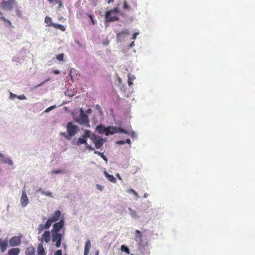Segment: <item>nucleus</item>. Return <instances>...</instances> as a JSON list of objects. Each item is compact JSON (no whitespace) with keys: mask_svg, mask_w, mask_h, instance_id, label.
Here are the masks:
<instances>
[{"mask_svg":"<svg viewBox=\"0 0 255 255\" xmlns=\"http://www.w3.org/2000/svg\"><path fill=\"white\" fill-rule=\"evenodd\" d=\"M66 129L68 132V135L65 132H61L60 134L65 136L68 139H70L71 137L75 135L78 130V127L74 125L72 122H69L67 124Z\"/></svg>","mask_w":255,"mask_h":255,"instance_id":"f257e3e1","label":"nucleus"},{"mask_svg":"<svg viewBox=\"0 0 255 255\" xmlns=\"http://www.w3.org/2000/svg\"><path fill=\"white\" fill-rule=\"evenodd\" d=\"M79 112V116L75 119V121L81 125L89 127L90 123L88 116L85 114L82 109H80Z\"/></svg>","mask_w":255,"mask_h":255,"instance_id":"f03ea898","label":"nucleus"},{"mask_svg":"<svg viewBox=\"0 0 255 255\" xmlns=\"http://www.w3.org/2000/svg\"><path fill=\"white\" fill-rule=\"evenodd\" d=\"M119 12L118 8L114 7L113 9L107 11L105 13V21L107 22H111L118 20L119 18L116 15Z\"/></svg>","mask_w":255,"mask_h":255,"instance_id":"7ed1b4c3","label":"nucleus"},{"mask_svg":"<svg viewBox=\"0 0 255 255\" xmlns=\"http://www.w3.org/2000/svg\"><path fill=\"white\" fill-rule=\"evenodd\" d=\"M106 135H112L119 132L128 133V131L121 128H117L115 126H109L106 128Z\"/></svg>","mask_w":255,"mask_h":255,"instance_id":"20e7f679","label":"nucleus"},{"mask_svg":"<svg viewBox=\"0 0 255 255\" xmlns=\"http://www.w3.org/2000/svg\"><path fill=\"white\" fill-rule=\"evenodd\" d=\"M91 140L94 143L95 147L97 149L100 148L106 142V140L104 138L101 137L99 135H95V137Z\"/></svg>","mask_w":255,"mask_h":255,"instance_id":"39448f33","label":"nucleus"},{"mask_svg":"<svg viewBox=\"0 0 255 255\" xmlns=\"http://www.w3.org/2000/svg\"><path fill=\"white\" fill-rule=\"evenodd\" d=\"M16 4L15 0H8L7 1L3 0L1 3V6L3 9L10 10L13 6Z\"/></svg>","mask_w":255,"mask_h":255,"instance_id":"423d86ee","label":"nucleus"},{"mask_svg":"<svg viewBox=\"0 0 255 255\" xmlns=\"http://www.w3.org/2000/svg\"><path fill=\"white\" fill-rule=\"evenodd\" d=\"M62 236L60 233L52 232V241L56 242V247L59 248L61 246Z\"/></svg>","mask_w":255,"mask_h":255,"instance_id":"0eeeda50","label":"nucleus"},{"mask_svg":"<svg viewBox=\"0 0 255 255\" xmlns=\"http://www.w3.org/2000/svg\"><path fill=\"white\" fill-rule=\"evenodd\" d=\"M64 225V221L62 219L59 222L54 224L51 232L59 233Z\"/></svg>","mask_w":255,"mask_h":255,"instance_id":"6e6552de","label":"nucleus"},{"mask_svg":"<svg viewBox=\"0 0 255 255\" xmlns=\"http://www.w3.org/2000/svg\"><path fill=\"white\" fill-rule=\"evenodd\" d=\"M82 144H84L86 146V148L89 150L93 151L95 150V149L93 147H92L91 145L88 144L87 139L84 138L83 137L79 138L76 142V145H80Z\"/></svg>","mask_w":255,"mask_h":255,"instance_id":"1a4fd4ad","label":"nucleus"},{"mask_svg":"<svg viewBox=\"0 0 255 255\" xmlns=\"http://www.w3.org/2000/svg\"><path fill=\"white\" fill-rule=\"evenodd\" d=\"M9 243L11 247L17 246L21 243L20 238L18 236H14L10 239Z\"/></svg>","mask_w":255,"mask_h":255,"instance_id":"9d476101","label":"nucleus"},{"mask_svg":"<svg viewBox=\"0 0 255 255\" xmlns=\"http://www.w3.org/2000/svg\"><path fill=\"white\" fill-rule=\"evenodd\" d=\"M61 216V213L60 210H56L55 211L54 214L51 218H49L47 220H50V224L52 225V223L54 222L57 221Z\"/></svg>","mask_w":255,"mask_h":255,"instance_id":"9b49d317","label":"nucleus"},{"mask_svg":"<svg viewBox=\"0 0 255 255\" xmlns=\"http://www.w3.org/2000/svg\"><path fill=\"white\" fill-rule=\"evenodd\" d=\"M20 202L21 206L23 207H25L28 203V199L25 190H23L22 192Z\"/></svg>","mask_w":255,"mask_h":255,"instance_id":"f8f14e48","label":"nucleus"},{"mask_svg":"<svg viewBox=\"0 0 255 255\" xmlns=\"http://www.w3.org/2000/svg\"><path fill=\"white\" fill-rule=\"evenodd\" d=\"M51 226V225L50 224V220H47L45 223V225H43V224H40L39 226H38V227L37 228V231H38V234H40L41 233V232L44 230V229H49L50 226Z\"/></svg>","mask_w":255,"mask_h":255,"instance_id":"ddd939ff","label":"nucleus"},{"mask_svg":"<svg viewBox=\"0 0 255 255\" xmlns=\"http://www.w3.org/2000/svg\"><path fill=\"white\" fill-rule=\"evenodd\" d=\"M95 134L92 133L90 130L88 129H85L84 130V134L82 135V137L87 139V138H89L91 140L94 139Z\"/></svg>","mask_w":255,"mask_h":255,"instance_id":"4468645a","label":"nucleus"},{"mask_svg":"<svg viewBox=\"0 0 255 255\" xmlns=\"http://www.w3.org/2000/svg\"><path fill=\"white\" fill-rule=\"evenodd\" d=\"M42 239L46 243L50 240V233L49 231H45L42 236Z\"/></svg>","mask_w":255,"mask_h":255,"instance_id":"2eb2a0df","label":"nucleus"},{"mask_svg":"<svg viewBox=\"0 0 255 255\" xmlns=\"http://www.w3.org/2000/svg\"><path fill=\"white\" fill-rule=\"evenodd\" d=\"M25 255H35V250L34 247H29L26 248L25 251Z\"/></svg>","mask_w":255,"mask_h":255,"instance_id":"dca6fc26","label":"nucleus"},{"mask_svg":"<svg viewBox=\"0 0 255 255\" xmlns=\"http://www.w3.org/2000/svg\"><path fill=\"white\" fill-rule=\"evenodd\" d=\"M104 174H105V176L106 177V178H107V179L109 181H110V182H111L112 183H116V179L114 177L113 175H110L107 171H105L104 172Z\"/></svg>","mask_w":255,"mask_h":255,"instance_id":"f3484780","label":"nucleus"},{"mask_svg":"<svg viewBox=\"0 0 255 255\" xmlns=\"http://www.w3.org/2000/svg\"><path fill=\"white\" fill-rule=\"evenodd\" d=\"M7 246L8 244L6 241H1L0 240V249L2 253L4 252L6 250Z\"/></svg>","mask_w":255,"mask_h":255,"instance_id":"a211bd4d","label":"nucleus"},{"mask_svg":"<svg viewBox=\"0 0 255 255\" xmlns=\"http://www.w3.org/2000/svg\"><path fill=\"white\" fill-rule=\"evenodd\" d=\"M106 128L107 127H105L103 125H100L97 127L96 130L100 134H102L103 133L106 134L107 129Z\"/></svg>","mask_w":255,"mask_h":255,"instance_id":"6ab92c4d","label":"nucleus"},{"mask_svg":"<svg viewBox=\"0 0 255 255\" xmlns=\"http://www.w3.org/2000/svg\"><path fill=\"white\" fill-rule=\"evenodd\" d=\"M20 250L18 248H12L8 251V255H18Z\"/></svg>","mask_w":255,"mask_h":255,"instance_id":"aec40b11","label":"nucleus"},{"mask_svg":"<svg viewBox=\"0 0 255 255\" xmlns=\"http://www.w3.org/2000/svg\"><path fill=\"white\" fill-rule=\"evenodd\" d=\"M38 255H45V253L42 244H39L37 248Z\"/></svg>","mask_w":255,"mask_h":255,"instance_id":"412c9836","label":"nucleus"},{"mask_svg":"<svg viewBox=\"0 0 255 255\" xmlns=\"http://www.w3.org/2000/svg\"><path fill=\"white\" fill-rule=\"evenodd\" d=\"M135 240L136 241H142V235L140 231L139 230H136L135 231Z\"/></svg>","mask_w":255,"mask_h":255,"instance_id":"4be33fe9","label":"nucleus"},{"mask_svg":"<svg viewBox=\"0 0 255 255\" xmlns=\"http://www.w3.org/2000/svg\"><path fill=\"white\" fill-rule=\"evenodd\" d=\"M52 26L55 28L59 29L60 30H61L62 31H64L65 30V27L62 24L54 23V24H52Z\"/></svg>","mask_w":255,"mask_h":255,"instance_id":"5701e85b","label":"nucleus"},{"mask_svg":"<svg viewBox=\"0 0 255 255\" xmlns=\"http://www.w3.org/2000/svg\"><path fill=\"white\" fill-rule=\"evenodd\" d=\"M50 3H57L58 4V8H60L62 6V2L61 0H48Z\"/></svg>","mask_w":255,"mask_h":255,"instance_id":"b1692460","label":"nucleus"},{"mask_svg":"<svg viewBox=\"0 0 255 255\" xmlns=\"http://www.w3.org/2000/svg\"><path fill=\"white\" fill-rule=\"evenodd\" d=\"M45 22L48 24L47 26H52V24L54 23L52 22V19L49 16H46L45 18Z\"/></svg>","mask_w":255,"mask_h":255,"instance_id":"393cba45","label":"nucleus"},{"mask_svg":"<svg viewBox=\"0 0 255 255\" xmlns=\"http://www.w3.org/2000/svg\"><path fill=\"white\" fill-rule=\"evenodd\" d=\"M129 34V31L127 29H123L121 32L117 33V36L119 37L121 35H128Z\"/></svg>","mask_w":255,"mask_h":255,"instance_id":"a878e982","label":"nucleus"},{"mask_svg":"<svg viewBox=\"0 0 255 255\" xmlns=\"http://www.w3.org/2000/svg\"><path fill=\"white\" fill-rule=\"evenodd\" d=\"M0 19L2 20L4 22H6L7 24L9 25V27H12V23L11 22V21L8 19H7L6 18H5L3 16H1L0 17Z\"/></svg>","mask_w":255,"mask_h":255,"instance_id":"bb28decb","label":"nucleus"},{"mask_svg":"<svg viewBox=\"0 0 255 255\" xmlns=\"http://www.w3.org/2000/svg\"><path fill=\"white\" fill-rule=\"evenodd\" d=\"M94 153L100 155V156L105 160L107 161V158L105 155H104L103 153L100 152V151L94 150Z\"/></svg>","mask_w":255,"mask_h":255,"instance_id":"cd10ccee","label":"nucleus"},{"mask_svg":"<svg viewBox=\"0 0 255 255\" xmlns=\"http://www.w3.org/2000/svg\"><path fill=\"white\" fill-rule=\"evenodd\" d=\"M2 162L4 163H7L10 165H12L13 164L12 160L9 158H5L3 160H2Z\"/></svg>","mask_w":255,"mask_h":255,"instance_id":"c85d7f7f","label":"nucleus"},{"mask_svg":"<svg viewBox=\"0 0 255 255\" xmlns=\"http://www.w3.org/2000/svg\"><path fill=\"white\" fill-rule=\"evenodd\" d=\"M90 242L88 241L86 242L85 248V254L89 252V247H90Z\"/></svg>","mask_w":255,"mask_h":255,"instance_id":"c756f323","label":"nucleus"},{"mask_svg":"<svg viewBox=\"0 0 255 255\" xmlns=\"http://www.w3.org/2000/svg\"><path fill=\"white\" fill-rule=\"evenodd\" d=\"M121 250L123 252H125L127 254L129 253V249H128V248L124 245H122L121 246Z\"/></svg>","mask_w":255,"mask_h":255,"instance_id":"7c9ffc66","label":"nucleus"},{"mask_svg":"<svg viewBox=\"0 0 255 255\" xmlns=\"http://www.w3.org/2000/svg\"><path fill=\"white\" fill-rule=\"evenodd\" d=\"M39 191H41L42 194H44V195H46L47 196L52 197V194H51V192H44L43 191H42L41 188H40L39 189Z\"/></svg>","mask_w":255,"mask_h":255,"instance_id":"2f4dec72","label":"nucleus"},{"mask_svg":"<svg viewBox=\"0 0 255 255\" xmlns=\"http://www.w3.org/2000/svg\"><path fill=\"white\" fill-rule=\"evenodd\" d=\"M50 80V78H47V79H46L45 80H44L43 81L41 82L40 83H39V84H38L37 86H35V87H40V86H42V85H43L45 83L47 82L48 81H49Z\"/></svg>","mask_w":255,"mask_h":255,"instance_id":"473e14b6","label":"nucleus"},{"mask_svg":"<svg viewBox=\"0 0 255 255\" xmlns=\"http://www.w3.org/2000/svg\"><path fill=\"white\" fill-rule=\"evenodd\" d=\"M50 80V78H47V79H46L45 80H44L43 81L41 82L40 83H39V84H38L37 86H35V87H40V86H42V85H43L45 83L47 82L48 81H49Z\"/></svg>","mask_w":255,"mask_h":255,"instance_id":"72a5a7b5","label":"nucleus"},{"mask_svg":"<svg viewBox=\"0 0 255 255\" xmlns=\"http://www.w3.org/2000/svg\"><path fill=\"white\" fill-rule=\"evenodd\" d=\"M50 80V78H47V79H46L45 80H44L43 81L41 82L40 83H39V84H38L37 86H35V87H40V86H42V85H43L45 83L47 82L48 81H49Z\"/></svg>","mask_w":255,"mask_h":255,"instance_id":"f704fd0d","label":"nucleus"},{"mask_svg":"<svg viewBox=\"0 0 255 255\" xmlns=\"http://www.w3.org/2000/svg\"><path fill=\"white\" fill-rule=\"evenodd\" d=\"M56 59L58 61H63L64 59V55L63 53L58 54L56 56Z\"/></svg>","mask_w":255,"mask_h":255,"instance_id":"c9c22d12","label":"nucleus"},{"mask_svg":"<svg viewBox=\"0 0 255 255\" xmlns=\"http://www.w3.org/2000/svg\"><path fill=\"white\" fill-rule=\"evenodd\" d=\"M88 16L90 18L92 23L93 25H95L96 24V21L94 19V16L92 14H88Z\"/></svg>","mask_w":255,"mask_h":255,"instance_id":"e433bc0d","label":"nucleus"},{"mask_svg":"<svg viewBox=\"0 0 255 255\" xmlns=\"http://www.w3.org/2000/svg\"><path fill=\"white\" fill-rule=\"evenodd\" d=\"M123 7L124 9H127V10H129L130 8V6H128V3L126 1H125L124 2Z\"/></svg>","mask_w":255,"mask_h":255,"instance_id":"4c0bfd02","label":"nucleus"},{"mask_svg":"<svg viewBox=\"0 0 255 255\" xmlns=\"http://www.w3.org/2000/svg\"><path fill=\"white\" fill-rule=\"evenodd\" d=\"M95 108L98 110V111L100 113H102V109H101V106L99 105H96L95 106Z\"/></svg>","mask_w":255,"mask_h":255,"instance_id":"58836bf2","label":"nucleus"},{"mask_svg":"<svg viewBox=\"0 0 255 255\" xmlns=\"http://www.w3.org/2000/svg\"><path fill=\"white\" fill-rule=\"evenodd\" d=\"M134 78V77L133 78H131V77H128V84L129 86L132 85L131 80H133Z\"/></svg>","mask_w":255,"mask_h":255,"instance_id":"ea45409f","label":"nucleus"},{"mask_svg":"<svg viewBox=\"0 0 255 255\" xmlns=\"http://www.w3.org/2000/svg\"><path fill=\"white\" fill-rule=\"evenodd\" d=\"M96 187L100 191H102L104 189V187L99 184H97Z\"/></svg>","mask_w":255,"mask_h":255,"instance_id":"a19ab883","label":"nucleus"},{"mask_svg":"<svg viewBox=\"0 0 255 255\" xmlns=\"http://www.w3.org/2000/svg\"><path fill=\"white\" fill-rule=\"evenodd\" d=\"M18 98L19 100H25V99H26V97L24 95H21L18 96Z\"/></svg>","mask_w":255,"mask_h":255,"instance_id":"79ce46f5","label":"nucleus"},{"mask_svg":"<svg viewBox=\"0 0 255 255\" xmlns=\"http://www.w3.org/2000/svg\"><path fill=\"white\" fill-rule=\"evenodd\" d=\"M54 255H62V251L60 250H57L54 254Z\"/></svg>","mask_w":255,"mask_h":255,"instance_id":"37998d69","label":"nucleus"},{"mask_svg":"<svg viewBox=\"0 0 255 255\" xmlns=\"http://www.w3.org/2000/svg\"><path fill=\"white\" fill-rule=\"evenodd\" d=\"M127 134H129L131 137L135 136V132L134 131H131V132H128V133Z\"/></svg>","mask_w":255,"mask_h":255,"instance_id":"c03bdc74","label":"nucleus"},{"mask_svg":"<svg viewBox=\"0 0 255 255\" xmlns=\"http://www.w3.org/2000/svg\"><path fill=\"white\" fill-rule=\"evenodd\" d=\"M138 34H139V32H138L134 33L132 35V39L133 40L135 39L137 35H138Z\"/></svg>","mask_w":255,"mask_h":255,"instance_id":"a18cd8bd","label":"nucleus"},{"mask_svg":"<svg viewBox=\"0 0 255 255\" xmlns=\"http://www.w3.org/2000/svg\"><path fill=\"white\" fill-rule=\"evenodd\" d=\"M54 108H55V106H51V107H50L48 108L46 110L45 112H49V111H50V110H51L53 109Z\"/></svg>","mask_w":255,"mask_h":255,"instance_id":"49530a36","label":"nucleus"},{"mask_svg":"<svg viewBox=\"0 0 255 255\" xmlns=\"http://www.w3.org/2000/svg\"><path fill=\"white\" fill-rule=\"evenodd\" d=\"M4 158V155L0 153V161L2 162V160H3Z\"/></svg>","mask_w":255,"mask_h":255,"instance_id":"de8ad7c7","label":"nucleus"},{"mask_svg":"<svg viewBox=\"0 0 255 255\" xmlns=\"http://www.w3.org/2000/svg\"><path fill=\"white\" fill-rule=\"evenodd\" d=\"M125 143H126V142H125V141H124V140H119V141H117V143L119 144H123Z\"/></svg>","mask_w":255,"mask_h":255,"instance_id":"09e8293b","label":"nucleus"},{"mask_svg":"<svg viewBox=\"0 0 255 255\" xmlns=\"http://www.w3.org/2000/svg\"><path fill=\"white\" fill-rule=\"evenodd\" d=\"M91 113H92V109H88L86 111V113L87 114H91Z\"/></svg>","mask_w":255,"mask_h":255,"instance_id":"8fccbe9b","label":"nucleus"},{"mask_svg":"<svg viewBox=\"0 0 255 255\" xmlns=\"http://www.w3.org/2000/svg\"><path fill=\"white\" fill-rule=\"evenodd\" d=\"M53 72L55 74H59L60 73L59 71L58 70H54Z\"/></svg>","mask_w":255,"mask_h":255,"instance_id":"3c124183","label":"nucleus"},{"mask_svg":"<svg viewBox=\"0 0 255 255\" xmlns=\"http://www.w3.org/2000/svg\"><path fill=\"white\" fill-rule=\"evenodd\" d=\"M125 142L129 144H130V140L129 139H127L126 141H125Z\"/></svg>","mask_w":255,"mask_h":255,"instance_id":"603ef678","label":"nucleus"},{"mask_svg":"<svg viewBox=\"0 0 255 255\" xmlns=\"http://www.w3.org/2000/svg\"><path fill=\"white\" fill-rule=\"evenodd\" d=\"M134 45V41H132L131 42V43L130 44V45H129V47H133Z\"/></svg>","mask_w":255,"mask_h":255,"instance_id":"864d4df0","label":"nucleus"},{"mask_svg":"<svg viewBox=\"0 0 255 255\" xmlns=\"http://www.w3.org/2000/svg\"><path fill=\"white\" fill-rule=\"evenodd\" d=\"M131 192H132L135 196H137V193L135 191H134L133 189H131L130 190Z\"/></svg>","mask_w":255,"mask_h":255,"instance_id":"5fc2aeb1","label":"nucleus"},{"mask_svg":"<svg viewBox=\"0 0 255 255\" xmlns=\"http://www.w3.org/2000/svg\"><path fill=\"white\" fill-rule=\"evenodd\" d=\"M53 172V173H54L57 174V173H60V171L59 170H55V171H54Z\"/></svg>","mask_w":255,"mask_h":255,"instance_id":"6e6d98bb","label":"nucleus"},{"mask_svg":"<svg viewBox=\"0 0 255 255\" xmlns=\"http://www.w3.org/2000/svg\"><path fill=\"white\" fill-rule=\"evenodd\" d=\"M113 1H114V0H109L108 1V3H111V2H113Z\"/></svg>","mask_w":255,"mask_h":255,"instance_id":"4d7b16f0","label":"nucleus"},{"mask_svg":"<svg viewBox=\"0 0 255 255\" xmlns=\"http://www.w3.org/2000/svg\"><path fill=\"white\" fill-rule=\"evenodd\" d=\"M117 177H118L120 179H121V177H120V176L119 174H118H118H117Z\"/></svg>","mask_w":255,"mask_h":255,"instance_id":"13d9d810","label":"nucleus"},{"mask_svg":"<svg viewBox=\"0 0 255 255\" xmlns=\"http://www.w3.org/2000/svg\"><path fill=\"white\" fill-rule=\"evenodd\" d=\"M134 214H135V213H134V214H132V217H134Z\"/></svg>","mask_w":255,"mask_h":255,"instance_id":"bf43d9fd","label":"nucleus"},{"mask_svg":"<svg viewBox=\"0 0 255 255\" xmlns=\"http://www.w3.org/2000/svg\"><path fill=\"white\" fill-rule=\"evenodd\" d=\"M134 214H135V213H134V214H132V217H134Z\"/></svg>","mask_w":255,"mask_h":255,"instance_id":"052dcab7","label":"nucleus"},{"mask_svg":"<svg viewBox=\"0 0 255 255\" xmlns=\"http://www.w3.org/2000/svg\"><path fill=\"white\" fill-rule=\"evenodd\" d=\"M134 214H135V213H134V214H132V217H134Z\"/></svg>","mask_w":255,"mask_h":255,"instance_id":"680f3d73","label":"nucleus"},{"mask_svg":"<svg viewBox=\"0 0 255 255\" xmlns=\"http://www.w3.org/2000/svg\"><path fill=\"white\" fill-rule=\"evenodd\" d=\"M2 13L0 11V14L2 15Z\"/></svg>","mask_w":255,"mask_h":255,"instance_id":"e2e57ef3","label":"nucleus"}]
</instances>
